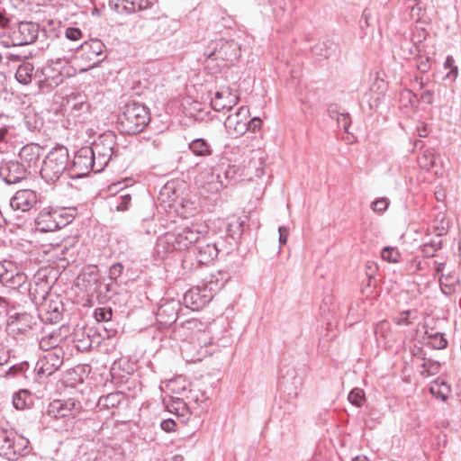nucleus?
<instances>
[{
	"label": "nucleus",
	"mask_w": 461,
	"mask_h": 461,
	"mask_svg": "<svg viewBox=\"0 0 461 461\" xmlns=\"http://www.w3.org/2000/svg\"><path fill=\"white\" fill-rule=\"evenodd\" d=\"M388 205L389 201L386 198H379L372 203L371 207L374 212H384L386 211Z\"/></svg>",
	"instance_id": "obj_49"
},
{
	"label": "nucleus",
	"mask_w": 461,
	"mask_h": 461,
	"mask_svg": "<svg viewBox=\"0 0 461 461\" xmlns=\"http://www.w3.org/2000/svg\"><path fill=\"white\" fill-rule=\"evenodd\" d=\"M430 64L431 61L429 57L420 55L417 59L416 67L420 72L426 73L430 69Z\"/></svg>",
	"instance_id": "obj_48"
},
{
	"label": "nucleus",
	"mask_w": 461,
	"mask_h": 461,
	"mask_svg": "<svg viewBox=\"0 0 461 461\" xmlns=\"http://www.w3.org/2000/svg\"><path fill=\"white\" fill-rule=\"evenodd\" d=\"M429 392L438 399L446 401L451 392L450 386L442 378L435 379L429 388Z\"/></svg>",
	"instance_id": "obj_30"
},
{
	"label": "nucleus",
	"mask_w": 461,
	"mask_h": 461,
	"mask_svg": "<svg viewBox=\"0 0 461 461\" xmlns=\"http://www.w3.org/2000/svg\"><path fill=\"white\" fill-rule=\"evenodd\" d=\"M281 11L285 12L287 8V4L285 0H278L274 3Z\"/></svg>",
	"instance_id": "obj_58"
},
{
	"label": "nucleus",
	"mask_w": 461,
	"mask_h": 461,
	"mask_svg": "<svg viewBox=\"0 0 461 461\" xmlns=\"http://www.w3.org/2000/svg\"><path fill=\"white\" fill-rule=\"evenodd\" d=\"M38 36V26L33 23L22 22L14 32V39L17 45L32 43Z\"/></svg>",
	"instance_id": "obj_19"
},
{
	"label": "nucleus",
	"mask_w": 461,
	"mask_h": 461,
	"mask_svg": "<svg viewBox=\"0 0 461 461\" xmlns=\"http://www.w3.org/2000/svg\"><path fill=\"white\" fill-rule=\"evenodd\" d=\"M420 375L423 376H431L439 373L441 365L439 362L430 358H423L421 364Z\"/></svg>",
	"instance_id": "obj_36"
},
{
	"label": "nucleus",
	"mask_w": 461,
	"mask_h": 461,
	"mask_svg": "<svg viewBox=\"0 0 461 461\" xmlns=\"http://www.w3.org/2000/svg\"><path fill=\"white\" fill-rule=\"evenodd\" d=\"M258 165H261V162L256 159H250L246 166L241 167L232 164L226 158H221L208 173L203 188L210 193H218L227 187L231 181L252 180L254 176L259 177L264 174V169Z\"/></svg>",
	"instance_id": "obj_1"
},
{
	"label": "nucleus",
	"mask_w": 461,
	"mask_h": 461,
	"mask_svg": "<svg viewBox=\"0 0 461 461\" xmlns=\"http://www.w3.org/2000/svg\"><path fill=\"white\" fill-rule=\"evenodd\" d=\"M98 405L101 408H110L114 406V396L110 393L104 397H101L98 402Z\"/></svg>",
	"instance_id": "obj_51"
},
{
	"label": "nucleus",
	"mask_w": 461,
	"mask_h": 461,
	"mask_svg": "<svg viewBox=\"0 0 461 461\" xmlns=\"http://www.w3.org/2000/svg\"><path fill=\"white\" fill-rule=\"evenodd\" d=\"M428 36V32L426 29L422 27L416 26L412 32V41L414 44L421 43L423 42Z\"/></svg>",
	"instance_id": "obj_47"
},
{
	"label": "nucleus",
	"mask_w": 461,
	"mask_h": 461,
	"mask_svg": "<svg viewBox=\"0 0 461 461\" xmlns=\"http://www.w3.org/2000/svg\"><path fill=\"white\" fill-rule=\"evenodd\" d=\"M382 258L390 263H397L401 258V254L396 248L385 247L381 253Z\"/></svg>",
	"instance_id": "obj_42"
},
{
	"label": "nucleus",
	"mask_w": 461,
	"mask_h": 461,
	"mask_svg": "<svg viewBox=\"0 0 461 461\" xmlns=\"http://www.w3.org/2000/svg\"><path fill=\"white\" fill-rule=\"evenodd\" d=\"M457 282L458 279L453 275H442L439 278L441 291L445 294H450Z\"/></svg>",
	"instance_id": "obj_38"
},
{
	"label": "nucleus",
	"mask_w": 461,
	"mask_h": 461,
	"mask_svg": "<svg viewBox=\"0 0 461 461\" xmlns=\"http://www.w3.org/2000/svg\"><path fill=\"white\" fill-rule=\"evenodd\" d=\"M176 423L173 419H166L160 422V428L166 432H172L176 430Z\"/></svg>",
	"instance_id": "obj_52"
},
{
	"label": "nucleus",
	"mask_w": 461,
	"mask_h": 461,
	"mask_svg": "<svg viewBox=\"0 0 461 461\" xmlns=\"http://www.w3.org/2000/svg\"><path fill=\"white\" fill-rule=\"evenodd\" d=\"M230 279V276L228 273L224 271H217L215 274H212L208 278H206L205 283L203 284L205 287L211 286L212 292V295L220 291L226 282Z\"/></svg>",
	"instance_id": "obj_27"
},
{
	"label": "nucleus",
	"mask_w": 461,
	"mask_h": 461,
	"mask_svg": "<svg viewBox=\"0 0 461 461\" xmlns=\"http://www.w3.org/2000/svg\"><path fill=\"white\" fill-rule=\"evenodd\" d=\"M26 276L15 263L5 260L0 263V282L9 287H19L25 283Z\"/></svg>",
	"instance_id": "obj_13"
},
{
	"label": "nucleus",
	"mask_w": 461,
	"mask_h": 461,
	"mask_svg": "<svg viewBox=\"0 0 461 461\" xmlns=\"http://www.w3.org/2000/svg\"><path fill=\"white\" fill-rule=\"evenodd\" d=\"M65 35L68 39H69L71 41H77V40L81 39L82 32L77 28H68L66 30Z\"/></svg>",
	"instance_id": "obj_53"
},
{
	"label": "nucleus",
	"mask_w": 461,
	"mask_h": 461,
	"mask_svg": "<svg viewBox=\"0 0 461 461\" xmlns=\"http://www.w3.org/2000/svg\"><path fill=\"white\" fill-rule=\"evenodd\" d=\"M104 49V44L98 40H92L82 44L81 58L90 64L86 68H81L80 71H86L100 63L103 60L100 57L103 55Z\"/></svg>",
	"instance_id": "obj_15"
},
{
	"label": "nucleus",
	"mask_w": 461,
	"mask_h": 461,
	"mask_svg": "<svg viewBox=\"0 0 461 461\" xmlns=\"http://www.w3.org/2000/svg\"><path fill=\"white\" fill-rule=\"evenodd\" d=\"M113 310L111 308H98L95 310V316L97 321H105L108 322L112 321L113 318Z\"/></svg>",
	"instance_id": "obj_44"
},
{
	"label": "nucleus",
	"mask_w": 461,
	"mask_h": 461,
	"mask_svg": "<svg viewBox=\"0 0 461 461\" xmlns=\"http://www.w3.org/2000/svg\"><path fill=\"white\" fill-rule=\"evenodd\" d=\"M279 232V244L280 246L286 244L288 238V229L285 226H280L278 228Z\"/></svg>",
	"instance_id": "obj_56"
},
{
	"label": "nucleus",
	"mask_w": 461,
	"mask_h": 461,
	"mask_svg": "<svg viewBox=\"0 0 461 461\" xmlns=\"http://www.w3.org/2000/svg\"><path fill=\"white\" fill-rule=\"evenodd\" d=\"M5 89V77L0 73V93Z\"/></svg>",
	"instance_id": "obj_61"
},
{
	"label": "nucleus",
	"mask_w": 461,
	"mask_h": 461,
	"mask_svg": "<svg viewBox=\"0 0 461 461\" xmlns=\"http://www.w3.org/2000/svg\"><path fill=\"white\" fill-rule=\"evenodd\" d=\"M454 64L455 59H453V57L447 56L444 62V67L445 68H450V71L447 74V77H453L454 78H456L457 76V67H456Z\"/></svg>",
	"instance_id": "obj_50"
},
{
	"label": "nucleus",
	"mask_w": 461,
	"mask_h": 461,
	"mask_svg": "<svg viewBox=\"0 0 461 461\" xmlns=\"http://www.w3.org/2000/svg\"><path fill=\"white\" fill-rule=\"evenodd\" d=\"M185 397L170 396V401L166 403L168 411L181 419L182 423H186L191 417V411L185 401Z\"/></svg>",
	"instance_id": "obj_21"
},
{
	"label": "nucleus",
	"mask_w": 461,
	"mask_h": 461,
	"mask_svg": "<svg viewBox=\"0 0 461 461\" xmlns=\"http://www.w3.org/2000/svg\"><path fill=\"white\" fill-rule=\"evenodd\" d=\"M0 175L8 184H16L24 179L27 175L26 167L19 162L10 161L0 168Z\"/></svg>",
	"instance_id": "obj_20"
},
{
	"label": "nucleus",
	"mask_w": 461,
	"mask_h": 461,
	"mask_svg": "<svg viewBox=\"0 0 461 461\" xmlns=\"http://www.w3.org/2000/svg\"><path fill=\"white\" fill-rule=\"evenodd\" d=\"M329 113L332 119H336L339 128L343 129L345 132H349L348 129L351 124L349 113L344 112L339 113L333 107H330Z\"/></svg>",
	"instance_id": "obj_32"
},
{
	"label": "nucleus",
	"mask_w": 461,
	"mask_h": 461,
	"mask_svg": "<svg viewBox=\"0 0 461 461\" xmlns=\"http://www.w3.org/2000/svg\"><path fill=\"white\" fill-rule=\"evenodd\" d=\"M39 308L41 312L46 315L47 321H57L61 317L63 303L60 296L52 293L39 304Z\"/></svg>",
	"instance_id": "obj_16"
},
{
	"label": "nucleus",
	"mask_w": 461,
	"mask_h": 461,
	"mask_svg": "<svg viewBox=\"0 0 461 461\" xmlns=\"http://www.w3.org/2000/svg\"><path fill=\"white\" fill-rule=\"evenodd\" d=\"M426 335L428 338L431 339L429 342L433 348L436 349H443L447 346V340L444 338V336L438 332L429 333L428 330L426 331Z\"/></svg>",
	"instance_id": "obj_41"
},
{
	"label": "nucleus",
	"mask_w": 461,
	"mask_h": 461,
	"mask_svg": "<svg viewBox=\"0 0 461 461\" xmlns=\"http://www.w3.org/2000/svg\"><path fill=\"white\" fill-rule=\"evenodd\" d=\"M33 66L31 63H23L19 66L15 77L17 81L23 85H28L32 78Z\"/></svg>",
	"instance_id": "obj_35"
},
{
	"label": "nucleus",
	"mask_w": 461,
	"mask_h": 461,
	"mask_svg": "<svg viewBox=\"0 0 461 461\" xmlns=\"http://www.w3.org/2000/svg\"><path fill=\"white\" fill-rule=\"evenodd\" d=\"M30 399V394L27 391H20L14 394L13 399L14 406L17 410H23L26 408L28 404V400Z\"/></svg>",
	"instance_id": "obj_43"
},
{
	"label": "nucleus",
	"mask_w": 461,
	"mask_h": 461,
	"mask_svg": "<svg viewBox=\"0 0 461 461\" xmlns=\"http://www.w3.org/2000/svg\"><path fill=\"white\" fill-rule=\"evenodd\" d=\"M7 132L8 129L6 127L0 128V141H4L5 140Z\"/></svg>",
	"instance_id": "obj_60"
},
{
	"label": "nucleus",
	"mask_w": 461,
	"mask_h": 461,
	"mask_svg": "<svg viewBox=\"0 0 461 461\" xmlns=\"http://www.w3.org/2000/svg\"><path fill=\"white\" fill-rule=\"evenodd\" d=\"M32 317L28 314H19L12 318L8 326L12 331L25 332L32 328Z\"/></svg>",
	"instance_id": "obj_31"
},
{
	"label": "nucleus",
	"mask_w": 461,
	"mask_h": 461,
	"mask_svg": "<svg viewBox=\"0 0 461 461\" xmlns=\"http://www.w3.org/2000/svg\"><path fill=\"white\" fill-rule=\"evenodd\" d=\"M212 289L211 286L205 287L203 284L190 288L184 294L185 306L193 311L203 308L213 298Z\"/></svg>",
	"instance_id": "obj_11"
},
{
	"label": "nucleus",
	"mask_w": 461,
	"mask_h": 461,
	"mask_svg": "<svg viewBox=\"0 0 461 461\" xmlns=\"http://www.w3.org/2000/svg\"><path fill=\"white\" fill-rule=\"evenodd\" d=\"M121 182L117 181V194H119V203L117 204V211H127L131 204V194L126 189L125 186H120Z\"/></svg>",
	"instance_id": "obj_33"
},
{
	"label": "nucleus",
	"mask_w": 461,
	"mask_h": 461,
	"mask_svg": "<svg viewBox=\"0 0 461 461\" xmlns=\"http://www.w3.org/2000/svg\"><path fill=\"white\" fill-rule=\"evenodd\" d=\"M421 99L429 104L431 103V93L429 91H424L421 94Z\"/></svg>",
	"instance_id": "obj_59"
},
{
	"label": "nucleus",
	"mask_w": 461,
	"mask_h": 461,
	"mask_svg": "<svg viewBox=\"0 0 461 461\" xmlns=\"http://www.w3.org/2000/svg\"><path fill=\"white\" fill-rule=\"evenodd\" d=\"M121 6L122 10L120 12L125 11L127 14H132L150 8L152 3L149 0H121V4L117 3V12H119Z\"/></svg>",
	"instance_id": "obj_26"
},
{
	"label": "nucleus",
	"mask_w": 461,
	"mask_h": 461,
	"mask_svg": "<svg viewBox=\"0 0 461 461\" xmlns=\"http://www.w3.org/2000/svg\"><path fill=\"white\" fill-rule=\"evenodd\" d=\"M41 148L38 144H27L22 148L19 153V158L22 164L28 168L36 166L41 156Z\"/></svg>",
	"instance_id": "obj_23"
},
{
	"label": "nucleus",
	"mask_w": 461,
	"mask_h": 461,
	"mask_svg": "<svg viewBox=\"0 0 461 461\" xmlns=\"http://www.w3.org/2000/svg\"><path fill=\"white\" fill-rule=\"evenodd\" d=\"M352 461H367V458L363 456H357L353 458Z\"/></svg>",
	"instance_id": "obj_63"
},
{
	"label": "nucleus",
	"mask_w": 461,
	"mask_h": 461,
	"mask_svg": "<svg viewBox=\"0 0 461 461\" xmlns=\"http://www.w3.org/2000/svg\"><path fill=\"white\" fill-rule=\"evenodd\" d=\"M408 7L411 9V16L412 19L416 20L417 23H420L425 13V5L423 2L418 3H411L407 4Z\"/></svg>",
	"instance_id": "obj_40"
},
{
	"label": "nucleus",
	"mask_w": 461,
	"mask_h": 461,
	"mask_svg": "<svg viewBox=\"0 0 461 461\" xmlns=\"http://www.w3.org/2000/svg\"><path fill=\"white\" fill-rule=\"evenodd\" d=\"M8 23V19L3 13H0V27H5Z\"/></svg>",
	"instance_id": "obj_62"
},
{
	"label": "nucleus",
	"mask_w": 461,
	"mask_h": 461,
	"mask_svg": "<svg viewBox=\"0 0 461 461\" xmlns=\"http://www.w3.org/2000/svg\"><path fill=\"white\" fill-rule=\"evenodd\" d=\"M249 131L256 132L261 127V120L258 117L249 118Z\"/></svg>",
	"instance_id": "obj_57"
},
{
	"label": "nucleus",
	"mask_w": 461,
	"mask_h": 461,
	"mask_svg": "<svg viewBox=\"0 0 461 461\" xmlns=\"http://www.w3.org/2000/svg\"><path fill=\"white\" fill-rule=\"evenodd\" d=\"M409 315H410V312H408V311L402 312L399 317H396L394 319L395 323L398 325H404V326L410 325L411 322L409 320Z\"/></svg>",
	"instance_id": "obj_54"
},
{
	"label": "nucleus",
	"mask_w": 461,
	"mask_h": 461,
	"mask_svg": "<svg viewBox=\"0 0 461 461\" xmlns=\"http://www.w3.org/2000/svg\"><path fill=\"white\" fill-rule=\"evenodd\" d=\"M438 154L434 149H424L418 157L417 163L424 170H430L436 167Z\"/></svg>",
	"instance_id": "obj_29"
},
{
	"label": "nucleus",
	"mask_w": 461,
	"mask_h": 461,
	"mask_svg": "<svg viewBox=\"0 0 461 461\" xmlns=\"http://www.w3.org/2000/svg\"><path fill=\"white\" fill-rule=\"evenodd\" d=\"M189 149L196 157H208L212 155V149L209 142L203 138H197L193 140L189 145Z\"/></svg>",
	"instance_id": "obj_28"
},
{
	"label": "nucleus",
	"mask_w": 461,
	"mask_h": 461,
	"mask_svg": "<svg viewBox=\"0 0 461 461\" xmlns=\"http://www.w3.org/2000/svg\"><path fill=\"white\" fill-rule=\"evenodd\" d=\"M177 304L175 303H166L162 304L158 311V318L160 322L170 325L177 321Z\"/></svg>",
	"instance_id": "obj_24"
},
{
	"label": "nucleus",
	"mask_w": 461,
	"mask_h": 461,
	"mask_svg": "<svg viewBox=\"0 0 461 461\" xmlns=\"http://www.w3.org/2000/svg\"><path fill=\"white\" fill-rule=\"evenodd\" d=\"M51 72H60L63 78H68L76 75V68H74L69 62L57 61L51 65Z\"/></svg>",
	"instance_id": "obj_37"
},
{
	"label": "nucleus",
	"mask_w": 461,
	"mask_h": 461,
	"mask_svg": "<svg viewBox=\"0 0 461 461\" xmlns=\"http://www.w3.org/2000/svg\"><path fill=\"white\" fill-rule=\"evenodd\" d=\"M203 233L200 225L194 224L177 231L166 233L161 241L167 245V250H184L192 245H197L203 238Z\"/></svg>",
	"instance_id": "obj_5"
},
{
	"label": "nucleus",
	"mask_w": 461,
	"mask_h": 461,
	"mask_svg": "<svg viewBox=\"0 0 461 461\" xmlns=\"http://www.w3.org/2000/svg\"><path fill=\"white\" fill-rule=\"evenodd\" d=\"M37 280L30 287V294L36 304H40L43 300L46 299L50 293L51 285L47 280H43L41 277V271L37 274Z\"/></svg>",
	"instance_id": "obj_22"
},
{
	"label": "nucleus",
	"mask_w": 461,
	"mask_h": 461,
	"mask_svg": "<svg viewBox=\"0 0 461 461\" xmlns=\"http://www.w3.org/2000/svg\"><path fill=\"white\" fill-rule=\"evenodd\" d=\"M38 203L36 192L31 189L17 191L11 199V207L15 211L28 212Z\"/></svg>",
	"instance_id": "obj_17"
},
{
	"label": "nucleus",
	"mask_w": 461,
	"mask_h": 461,
	"mask_svg": "<svg viewBox=\"0 0 461 461\" xmlns=\"http://www.w3.org/2000/svg\"><path fill=\"white\" fill-rule=\"evenodd\" d=\"M63 81H64V78H63L62 75L60 74V72L52 73L51 66H50L45 74V79H44L43 83L47 86L53 88V87L59 86L60 84H62Z\"/></svg>",
	"instance_id": "obj_39"
},
{
	"label": "nucleus",
	"mask_w": 461,
	"mask_h": 461,
	"mask_svg": "<svg viewBox=\"0 0 461 461\" xmlns=\"http://www.w3.org/2000/svg\"><path fill=\"white\" fill-rule=\"evenodd\" d=\"M82 411L79 401L73 398L68 400H55L50 403L48 412L56 419L76 418Z\"/></svg>",
	"instance_id": "obj_10"
},
{
	"label": "nucleus",
	"mask_w": 461,
	"mask_h": 461,
	"mask_svg": "<svg viewBox=\"0 0 461 461\" xmlns=\"http://www.w3.org/2000/svg\"><path fill=\"white\" fill-rule=\"evenodd\" d=\"M149 122V109L142 104L131 101L122 106L120 113H117V131L122 134H137Z\"/></svg>",
	"instance_id": "obj_3"
},
{
	"label": "nucleus",
	"mask_w": 461,
	"mask_h": 461,
	"mask_svg": "<svg viewBox=\"0 0 461 461\" xmlns=\"http://www.w3.org/2000/svg\"><path fill=\"white\" fill-rule=\"evenodd\" d=\"M249 108L244 106L239 108L235 113L230 114L224 122L227 131L235 137L245 134L249 129Z\"/></svg>",
	"instance_id": "obj_12"
},
{
	"label": "nucleus",
	"mask_w": 461,
	"mask_h": 461,
	"mask_svg": "<svg viewBox=\"0 0 461 461\" xmlns=\"http://www.w3.org/2000/svg\"><path fill=\"white\" fill-rule=\"evenodd\" d=\"M220 249L217 243L210 242L203 239L189 250L182 260V267L185 270H196L202 266L212 262L218 256Z\"/></svg>",
	"instance_id": "obj_4"
},
{
	"label": "nucleus",
	"mask_w": 461,
	"mask_h": 461,
	"mask_svg": "<svg viewBox=\"0 0 461 461\" xmlns=\"http://www.w3.org/2000/svg\"><path fill=\"white\" fill-rule=\"evenodd\" d=\"M29 440L14 430H0V456L14 460L25 453Z\"/></svg>",
	"instance_id": "obj_7"
},
{
	"label": "nucleus",
	"mask_w": 461,
	"mask_h": 461,
	"mask_svg": "<svg viewBox=\"0 0 461 461\" xmlns=\"http://www.w3.org/2000/svg\"><path fill=\"white\" fill-rule=\"evenodd\" d=\"M58 338H54L53 336L43 337L40 341V347L41 349L46 351V353L53 348V347H59L58 344Z\"/></svg>",
	"instance_id": "obj_46"
},
{
	"label": "nucleus",
	"mask_w": 461,
	"mask_h": 461,
	"mask_svg": "<svg viewBox=\"0 0 461 461\" xmlns=\"http://www.w3.org/2000/svg\"><path fill=\"white\" fill-rule=\"evenodd\" d=\"M64 350L61 347H53L38 362L39 373L50 375L62 366L64 362Z\"/></svg>",
	"instance_id": "obj_14"
},
{
	"label": "nucleus",
	"mask_w": 461,
	"mask_h": 461,
	"mask_svg": "<svg viewBox=\"0 0 461 461\" xmlns=\"http://www.w3.org/2000/svg\"><path fill=\"white\" fill-rule=\"evenodd\" d=\"M68 151L65 147H57L50 150L41 169V175L47 182H55L64 173L68 163Z\"/></svg>",
	"instance_id": "obj_6"
},
{
	"label": "nucleus",
	"mask_w": 461,
	"mask_h": 461,
	"mask_svg": "<svg viewBox=\"0 0 461 461\" xmlns=\"http://www.w3.org/2000/svg\"><path fill=\"white\" fill-rule=\"evenodd\" d=\"M240 56V46L234 40L219 39L212 41L203 52L200 60L205 67L221 71L223 68L233 64Z\"/></svg>",
	"instance_id": "obj_2"
},
{
	"label": "nucleus",
	"mask_w": 461,
	"mask_h": 461,
	"mask_svg": "<svg viewBox=\"0 0 461 461\" xmlns=\"http://www.w3.org/2000/svg\"><path fill=\"white\" fill-rule=\"evenodd\" d=\"M348 399L352 404L360 407L364 402V393L362 390L356 388L349 393Z\"/></svg>",
	"instance_id": "obj_45"
},
{
	"label": "nucleus",
	"mask_w": 461,
	"mask_h": 461,
	"mask_svg": "<svg viewBox=\"0 0 461 461\" xmlns=\"http://www.w3.org/2000/svg\"><path fill=\"white\" fill-rule=\"evenodd\" d=\"M182 326L187 330H201L202 323L197 319H189L183 322Z\"/></svg>",
	"instance_id": "obj_55"
},
{
	"label": "nucleus",
	"mask_w": 461,
	"mask_h": 461,
	"mask_svg": "<svg viewBox=\"0 0 461 461\" xmlns=\"http://www.w3.org/2000/svg\"><path fill=\"white\" fill-rule=\"evenodd\" d=\"M73 218L63 208H45L37 217L36 224L41 231H54L67 225Z\"/></svg>",
	"instance_id": "obj_8"
},
{
	"label": "nucleus",
	"mask_w": 461,
	"mask_h": 461,
	"mask_svg": "<svg viewBox=\"0 0 461 461\" xmlns=\"http://www.w3.org/2000/svg\"><path fill=\"white\" fill-rule=\"evenodd\" d=\"M442 233H438L437 238L429 241H426L421 246V251L424 257L431 258L434 257L436 252L439 250L442 247V240H440V236Z\"/></svg>",
	"instance_id": "obj_34"
},
{
	"label": "nucleus",
	"mask_w": 461,
	"mask_h": 461,
	"mask_svg": "<svg viewBox=\"0 0 461 461\" xmlns=\"http://www.w3.org/2000/svg\"><path fill=\"white\" fill-rule=\"evenodd\" d=\"M414 145L416 148L421 149L423 147V142L421 140H416Z\"/></svg>",
	"instance_id": "obj_64"
},
{
	"label": "nucleus",
	"mask_w": 461,
	"mask_h": 461,
	"mask_svg": "<svg viewBox=\"0 0 461 461\" xmlns=\"http://www.w3.org/2000/svg\"><path fill=\"white\" fill-rule=\"evenodd\" d=\"M239 102V96L229 89L217 91L211 100L212 108L217 112L230 111Z\"/></svg>",
	"instance_id": "obj_18"
},
{
	"label": "nucleus",
	"mask_w": 461,
	"mask_h": 461,
	"mask_svg": "<svg viewBox=\"0 0 461 461\" xmlns=\"http://www.w3.org/2000/svg\"><path fill=\"white\" fill-rule=\"evenodd\" d=\"M98 148L99 144L95 143L94 149L83 147L76 153L68 169L71 177H83L94 169L95 166V150H98Z\"/></svg>",
	"instance_id": "obj_9"
},
{
	"label": "nucleus",
	"mask_w": 461,
	"mask_h": 461,
	"mask_svg": "<svg viewBox=\"0 0 461 461\" xmlns=\"http://www.w3.org/2000/svg\"><path fill=\"white\" fill-rule=\"evenodd\" d=\"M170 388V391L172 393L171 396H180V397H185L186 400H192L197 402H203L207 400V397L203 393H201V397L199 398L197 392L194 390H190L188 393H186L185 385L183 386H177L176 382L173 381L168 385Z\"/></svg>",
	"instance_id": "obj_25"
}]
</instances>
